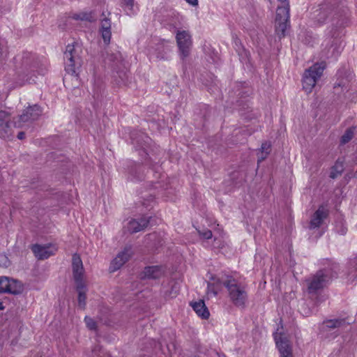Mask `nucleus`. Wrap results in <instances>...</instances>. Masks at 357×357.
<instances>
[{"label": "nucleus", "instance_id": "obj_35", "mask_svg": "<svg viewBox=\"0 0 357 357\" xmlns=\"http://www.w3.org/2000/svg\"><path fill=\"white\" fill-rule=\"evenodd\" d=\"M177 292H178V289L174 286L172 287V290L169 293L167 292L165 294V295L168 297L172 298V297L176 296V295L177 294Z\"/></svg>", "mask_w": 357, "mask_h": 357}, {"label": "nucleus", "instance_id": "obj_18", "mask_svg": "<svg viewBox=\"0 0 357 357\" xmlns=\"http://www.w3.org/2000/svg\"><path fill=\"white\" fill-rule=\"evenodd\" d=\"M164 273V270L161 266H152L146 267L141 274L142 279H158Z\"/></svg>", "mask_w": 357, "mask_h": 357}, {"label": "nucleus", "instance_id": "obj_41", "mask_svg": "<svg viewBox=\"0 0 357 357\" xmlns=\"http://www.w3.org/2000/svg\"><path fill=\"white\" fill-rule=\"evenodd\" d=\"M3 303L0 301V310H3Z\"/></svg>", "mask_w": 357, "mask_h": 357}, {"label": "nucleus", "instance_id": "obj_39", "mask_svg": "<svg viewBox=\"0 0 357 357\" xmlns=\"http://www.w3.org/2000/svg\"><path fill=\"white\" fill-rule=\"evenodd\" d=\"M346 231H347V229L346 228H342L341 231H340V234L344 235V234H346Z\"/></svg>", "mask_w": 357, "mask_h": 357}, {"label": "nucleus", "instance_id": "obj_15", "mask_svg": "<svg viewBox=\"0 0 357 357\" xmlns=\"http://www.w3.org/2000/svg\"><path fill=\"white\" fill-rule=\"evenodd\" d=\"M104 61L105 64L111 66L116 70H121V66H123V56L118 51L115 52H107Z\"/></svg>", "mask_w": 357, "mask_h": 357}, {"label": "nucleus", "instance_id": "obj_20", "mask_svg": "<svg viewBox=\"0 0 357 357\" xmlns=\"http://www.w3.org/2000/svg\"><path fill=\"white\" fill-rule=\"evenodd\" d=\"M149 222V219L145 217L139 220L132 219L128 223L127 229L130 233H136L146 228Z\"/></svg>", "mask_w": 357, "mask_h": 357}, {"label": "nucleus", "instance_id": "obj_11", "mask_svg": "<svg viewBox=\"0 0 357 357\" xmlns=\"http://www.w3.org/2000/svg\"><path fill=\"white\" fill-rule=\"evenodd\" d=\"M31 250L38 259H45L54 255L57 250V248L52 244L44 245L36 244L32 246Z\"/></svg>", "mask_w": 357, "mask_h": 357}, {"label": "nucleus", "instance_id": "obj_32", "mask_svg": "<svg viewBox=\"0 0 357 357\" xmlns=\"http://www.w3.org/2000/svg\"><path fill=\"white\" fill-rule=\"evenodd\" d=\"M268 154L269 153L267 151H260V153L258 155V162L263 161L265 158H266Z\"/></svg>", "mask_w": 357, "mask_h": 357}, {"label": "nucleus", "instance_id": "obj_13", "mask_svg": "<svg viewBox=\"0 0 357 357\" xmlns=\"http://www.w3.org/2000/svg\"><path fill=\"white\" fill-rule=\"evenodd\" d=\"M132 255L131 248L126 247L119 252L111 263L110 269L115 271L119 269L126 262H127Z\"/></svg>", "mask_w": 357, "mask_h": 357}, {"label": "nucleus", "instance_id": "obj_19", "mask_svg": "<svg viewBox=\"0 0 357 357\" xmlns=\"http://www.w3.org/2000/svg\"><path fill=\"white\" fill-rule=\"evenodd\" d=\"M289 20V13H287V17L282 15H278V13H276L275 32L280 38L284 36L285 31L288 26Z\"/></svg>", "mask_w": 357, "mask_h": 357}, {"label": "nucleus", "instance_id": "obj_3", "mask_svg": "<svg viewBox=\"0 0 357 357\" xmlns=\"http://www.w3.org/2000/svg\"><path fill=\"white\" fill-rule=\"evenodd\" d=\"M333 275L326 268L320 270L306 280L307 292L316 294L326 287L332 280Z\"/></svg>", "mask_w": 357, "mask_h": 357}, {"label": "nucleus", "instance_id": "obj_4", "mask_svg": "<svg viewBox=\"0 0 357 357\" xmlns=\"http://www.w3.org/2000/svg\"><path fill=\"white\" fill-rule=\"evenodd\" d=\"M325 68L324 62L317 63L305 71L303 76V88L306 92L312 91L317 82L321 77Z\"/></svg>", "mask_w": 357, "mask_h": 357}, {"label": "nucleus", "instance_id": "obj_16", "mask_svg": "<svg viewBox=\"0 0 357 357\" xmlns=\"http://www.w3.org/2000/svg\"><path fill=\"white\" fill-rule=\"evenodd\" d=\"M8 114L0 110V137L8 138L12 135V130L8 121Z\"/></svg>", "mask_w": 357, "mask_h": 357}, {"label": "nucleus", "instance_id": "obj_29", "mask_svg": "<svg viewBox=\"0 0 357 357\" xmlns=\"http://www.w3.org/2000/svg\"><path fill=\"white\" fill-rule=\"evenodd\" d=\"M354 128H348L341 137V143L344 144L348 143L354 137Z\"/></svg>", "mask_w": 357, "mask_h": 357}, {"label": "nucleus", "instance_id": "obj_2", "mask_svg": "<svg viewBox=\"0 0 357 357\" xmlns=\"http://www.w3.org/2000/svg\"><path fill=\"white\" fill-rule=\"evenodd\" d=\"M82 49L78 43L68 44L64 52L66 70L71 75H77V70L81 65V54Z\"/></svg>", "mask_w": 357, "mask_h": 357}, {"label": "nucleus", "instance_id": "obj_14", "mask_svg": "<svg viewBox=\"0 0 357 357\" xmlns=\"http://www.w3.org/2000/svg\"><path fill=\"white\" fill-rule=\"evenodd\" d=\"M331 8L327 5H323L316 8L311 13V19L317 24H324L331 14Z\"/></svg>", "mask_w": 357, "mask_h": 357}, {"label": "nucleus", "instance_id": "obj_21", "mask_svg": "<svg viewBox=\"0 0 357 357\" xmlns=\"http://www.w3.org/2000/svg\"><path fill=\"white\" fill-rule=\"evenodd\" d=\"M222 285H223L222 282V278H219L216 276H213L211 278V281L208 282L207 285V296H215L220 289H221Z\"/></svg>", "mask_w": 357, "mask_h": 357}, {"label": "nucleus", "instance_id": "obj_24", "mask_svg": "<svg viewBox=\"0 0 357 357\" xmlns=\"http://www.w3.org/2000/svg\"><path fill=\"white\" fill-rule=\"evenodd\" d=\"M345 324L344 319H331L324 322V328L334 329Z\"/></svg>", "mask_w": 357, "mask_h": 357}, {"label": "nucleus", "instance_id": "obj_33", "mask_svg": "<svg viewBox=\"0 0 357 357\" xmlns=\"http://www.w3.org/2000/svg\"><path fill=\"white\" fill-rule=\"evenodd\" d=\"M0 265L5 267H7L9 265V261L6 256H0Z\"/></svg>", "mask_w": 357, "mask_h": 357}, {"label": "nucleus", "instance_id": "obj_31", "mask_svg": "<svg viewBox=\"0 0 357 357\" xmlns=\"http://www.w3.org/2000/svg\"><path fill=\"white\" fill-rule=\"evenodd\" d=\"M199 233L200 236L204 239H210L213 236L212 232L209 229H204L203 231H199Z\"/></svg>", "mask_w": 357, "mask_h": 357}, {"label": "nucleus", "instance_id": "obj_7", "mask_svg": "<svg viewBox=\"0 0 357 357\" xmlns=\"http://www.w3.org/2000/svg\"><path fill=\"white\" fill-rule=\"evenodd\" d=\"M72 269L75 285L81 288L82 285L86 284L84 280V269L82 259L77 254H74L73 256Z\"/></svg>", "mask_w": 357, "mask_h": 357}, {"label": "nucleus", "instance_id": "obj_28", "mask_svg": "<svg viewBox=\"0 0 357 357\" xmlns=\"http://www.w3.org/2000/svg\"><path fill=\"white\" fill-rule=\"evenodd\" d=\"M123 7L127 14L131 15H134L137 9L135 8L133 0H123Z\"/></svg>", "mask_w": 357, "mask_h": 357}, {"label": "nucleus", "instance_id": "obj_10", "mask_svg": "<svg viewBox=\"0 0 357 357\" xmlns=\"http://www.w3.org/2000/svg\"><path fill=\"white\" fill-rule=\"evenodd\" d=\"M22 291L20 283L7 277L0 278V293L20 294Z\"/></svg>", "mask_w": 357, "mask_h": 357}, {"label": "nucleus", "instance_id": "obj_23", "mask_svg": "<svg viewBox=\"0 0 357 357\" xmlns=\"http://www.w3.org/2000/svg\"><path fill=\"white\" fill-rule=\"evenodd\" d=\"M280 4L278 6L277 12L278 15L287 17V13H289V3L288 0H278Z\"/></svg>", "mask_w": 357, "mask_h": 357}, {"label": "nucleus", "instance_id": "obj_9", "mask_svg": "<svg viewBox=\"0 0 357 357\" xmlns=\"http://www.w3.org/2000/svg\"><path fill=\"white\" fill-rule=\"evenodd\" d=\"M341 47L337 39L333 38L326 41L325 47L322 50V58L336 59L341 52Z\"/></svg>", "mask_w": 357, "mask_h": 357}, {"label": "nucleus", "instance_id": "obj_38", "mask_svg": "<svg viewBox=\"0 0 357 357\" xmlns=\"http://www.w3.org/2000/svg\"><path fill=\"white\" fill-rule=\"evenodd\" d=\"M354 264L355 270H356V271H357V257L355 258V259L354 261Z\"/></svg>", "mask_w": 357, "mask_h": 357}, {"label": "nucleus", "instance_id": "obj_27", "mask_svg": "<svg viewBox=\"0 0 357 357\" xmlns=\"http://www.w3.org/2000/svg\"><path fill=\"white\" fill-rule=\"evenodd\" d=\"M73 18L75 20L92 22V21L95 20L96 16L91 12H90V13L82 12L80 13L75 14L73 15Z\"/></svg>", "mask_w": 357, "mask_h": 357}, {"label": "nucleus", "instance_id": "obj_37", "mask_svg": "<svg viewBox=\"0 0 357 357\" xmlns=\"http://www.w3.org/2000/svg\"><path fill=\"white\" fill-rule=\"evenodd\" d=\"M25 137V133L24 132H20L17 135L19 139H23Z\"/></svg>", "mask_w": 357, "mask_h": 357}, {"label": "nucleus", "instance_id": "obj_40", "mask_svg": "<svg viewBox=\"0 0 357 357\" xmlns=\"http://www.w3.org/2000/svg\"><path fill=\"white\" fill-rule=\"evenodd\" d=\"M338 87H341L342 86V84L340 83H338V84H335V89H337Z\"/></svg>", "mask_w": 357, "mask_h": 357}, {"label": "nucleus", "instance_id": "obj_5", "mask_svg": "<svg viewBox=\"0 0 357 357\" xmlns=\"http://www.w3.org/2000/svg\"><path fill=\"white\" fill-rule=\"evenodd\" d=\"M41 114L42 110L38 105H34L24 109L20 115L14 119V126L17 128H23L25 123L37 120Z\"/></svg>", "mask_w": 357, "mask_h": 357}, {"label": "nucleus", "instance_id": "obj_34", "mask_svg": "<svg viewBox=\"0 0 357 357\" xmlns=\"http://www.w3.org/2000/svg\"><path fill=\"white\" fill-rule=\"evenodd\" d=\"M270 150H271V144L269 142H265L262 143L261 146V151H267L269 153Z\"/></svg>", "mask_w": 357, "mask_h": 357}, {"label": "nucleus", "instance_id": "obj_22", "mask_svg": "<svg viewBox=\"0 0 357 357\" xmlns=\"http://www.w3.org/2000/svg\"><path fill=\"white\" fill-rule=\"evenodd\" d=\"M191 306L199 317L203 319H207L209 317V312L206 307L204 301L199 300V301L191 303Z\"/></svg>", "mask_w": 357, "mask_h": 357}, {"label": "nucleus", "instance_id": "obj_26", "mask_svg": "<svg viewBox=\"0 0 357 357\" xmlns=\"http://www.w3.org/2000/svg\"><path fill=\"white\" fill-rule=\"evenodd\" d=\"M344 170V165L343 161L340 160H337L333 167V169L331 172V177L333 178H336L338 175L341 174V173Z\"/></svg>", "mask_w": 357, "mask_h": 357}, {"label": "nucleus", "instance_id": "obj_42", "mask_svg": "<svg viewBox=\"0 0 357 357\" xmlns=\"http://www.w3.org/2000/svg\"><path fill=\"white\" fill-rule=\"evenodd\" d=\"M172 15L174 16V17H176V14L174 12H172Z\"/></svg>", "mask_w": 357, "mask_h": 357}, {"label": "nucleus", "instance_id": "obj_17", "mask_svg": "<svg viewBox=\"0 0 357 357\" xmlns=\"http://www.w3.org/2000/svg\"><path fill=\"white\" fill-rule=\"evenodd\" d=\"M99 31L105 44H109L111 40V21L105 17L100 20Z\"/></svg>", "mask_w": 357, "mask_h": 357}, {"label": "nucleus", "instance_id": "obj_36", "mask_svg": "<svg viewBox=\"0 0 357 357\" xmlns=\"http://www.w3.org/2000/svg\"><path fill=\"white\" fill-rule=\"evenodd\" d=\"M189 4L195 6L198 4V0H185Z\"/></svg>", "mask_w": 357, "mask_h": 357}, {"label": "nucleus", "instance_id": "obj_30", "mask_svg": "<svg viewBox=\"0 0 357 357\" xmlns=\"http://www.w3.org/2000/svg\"><path fill=\"white\" fill-rule=\"evenodd\" d=\"M84 321L87 328L90 330H96V322L91 317H86L84 318Z\"/></svg>", "mask_w": 357, "mask_h": 357}, {"label": "nucleus", "instance_id": "obj_6", "mask_svg": "<svg viewBox=\"0 0 357 357\" xmlns=\"http://www.w3.org/2000/svg\"><path fill=\"white\" fill-rule=\"evenodd\" d=\"M176 38L179 49L180 57L184 60L190 54L192 45L191 36L186 31H178Z\"/></svg>", "mask_w": 357, "mask_h": 357}, {"label": "nucleus", "instance_id": "obj_12", "mask_svg": "<svg viewBox=\"0 0 357 357\" xmlns=\"http://www.w3.org/2000/svg\"><path fill=\"white\" fill-rule=\"evenodd\" d=\"M328 208L326 206L321 205L318 209L312 215L310 222V229H315L319 227L328 215Z\"/></svg>", "mask_w": 357, "mask_h": 357}, {"label": "nucleus", "instance_id": "obj_25", "mask_svg": "<svg viewBox=\"0 0 357 357\" xmlns=\"http://www.w3.org/2000/svg\"><path fill=\"white\" fill-rule=\"evenodd\" d=\"M76 289L78 292V303L79 306L84 308L86 305V286L82 285L81 288H79L78 286H76Z\"/></svg>", "mask_w": 357, "mask_h": 357}, {"label": "nucleus", "instance_id": "obj_8", "mask_svg": "<svg viewBox=\"0 0 357 357\" xmlns=\"http://www.w3.org/2000/svg\"><path fill=\"white\" fill-rule=\"evenodd\" d=\"M274 339L281 357H293L291 345L286 336L282 333L276 332Z\"/></svg>", "mask_w": 357, "mask_h": 357}, {"label": "nucleus", "instance_id": "obj_1", "mask_svg": "<svg viewBox=\"0 0 357 357\" xmlns=\"http://www.w3.org/2000/svg\"><path fill=\"white\" fill-rule=\"evenodd\" d=\"M222 282L232 303L237 307H243L248 300L245 284L234 276L229 275L222 276Z\"/></svg>", "mask_w": 357, "mask_h": 357}]
</instances>
